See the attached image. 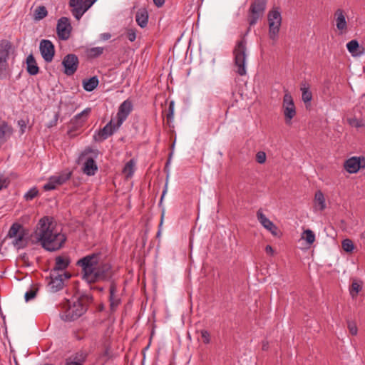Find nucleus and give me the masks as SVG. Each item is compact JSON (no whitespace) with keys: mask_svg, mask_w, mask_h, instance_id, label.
Returning a JSON list of instances; mask_svg holds the SVG:
<instances>
[{"mask_svg":"<svg viewBox=\"0 0 365 365\" xmlns=\"http://www.w3.org/2000/svg\"><path fill=\"white\" fill-rule=\"evenodd\" d=\"M68 4L71 8V11L72 14L77 20H79L88 10L83 0H70Z\"/></svg>","mask_w":365,"mask_h":365,"instance_id":"obj_19","label":"nucleus"},{"mask_svg":"<svg viewBox=\"0 0 365 365\" xmlns=\"http://www.w3.org/2000/svg\"><path fill=\"white\" fill-rule=\"evenodd\" d=\"M10 183L9 178L5 177L4 175L0 174V190L6 188Z\"/></svg>","mask_w":365,"mask_h":365,"instance_id":"obj_44","label":"nucleus"},{"mask_svg":"<svg viewBox=\"0 0 365 365\" xmlns=\"http://www.w3.org/2000/svg\"><path fill=\"white\" fill-rule=\"evenodd\" d=\"M26 71L31 76H35L39 72V67L33 54H29L26 61Z\"/></svg>","mask_w":365,"mask_h":365,"instance_id":"obj_24","label":"nucleus"},{"mask_svg":"<svg viewBox=\"0 0 365 365\" xmlns=\"http://www.w3.org/2000/svg\"><path fill=\"white\" fill-rule=\"evenodd\" d=\"M135 162L133 159L130 160L124 166L123 173L126 178L132 177L134 173Z\"/></svg>","mask_w":365,"mask_h":365,"instance_id":"obj_35","label":"nucleus"},{"mask_svg":"<svg viewBox=\"0 0 365 365\" xmlns=\"http://www.w3.org/2000/svg\"><path fill=\"white\" fill-rule=\"evenodd\" d=\"M344 168L349 173H356L360 169L365 168V158L351 157L344 162Z\"/></svg>","mask_w":365,"mask_h":365,"instance_id":"obj_14","label":"nucleus"},{"mask_svg":"<svg viewBox=\"0 0 365 365\" xmlns=\"http://www.w3.org/2000/svg\"><path fill=\"white\" fill-rule=\"evenodd\" d=\"M301 91L302 92V101L306 103H310V101L312 99V93L309 90V86H307L306 83H302L301 86Z\"/></svg>","mask_w":365,"mask_h":365,"instance_id":"obj_33","label":"nucleus"},{"mask_svg":"<svg viewBox=\"0 0 365 365\" xmlns=\"http://www.w3.org/2000/svg\"><path fill=\"white\" fill-rule=\"evenodd\" d=\"M105 309V306L103 304H100L98 307H97V309L98 312H103Z\"/></svg>","mask_w":365,"mask_h":365,"instance_id":"obj_55","label":"nucleus"},{"mask_svg":"<svg viewBox=\"0 0 365 365\" xmlns=\"http://www.w3.org/2000/svg\"><path fill=\"white\" fill-rule=\"evenodd\" d=\"M257 217L259 223L267 230H269L274 236L277 235V227L270 221L262 212V209L257 212Z\"/></svg>","mask_w":365,"mask_h":365,"instance_id":"obj_20","label":"nucleus"},{"mask_svg":"<svg viewBox=\"0 0 365 365\" xmlns=\"http://www.w3.org/2000/svg\"><path fill=\"white\" fill-rule=\"evenodd\" d=\"M48 15V11L44 6H39L36 8L34 12V19L36 21H40Z\"/></svg>","mask_w":365,"mask_h":365,"instance_id":"obj_32","label":"nucleus"},{"mask_svg":"<svg viewBox=\"0 0 365 365\" xmlns=\"http://www.w3.org/2000/svg\"><path fill=\"white\" fill-rule=\"evenodd\" d=\"M88 356L86 350H78L67 357L64 361V365H84Z\"/></svg>","mask_w":365,"mask_h":365,"instance_id":"obj_18","label":"nucleus"},{"mask_svg":"<svg viewBox=\"0 0 365 365\" xmlns=\"http://www.w3.org/2000/svg\"><path fill=\"white\" fill-rule=\"evenodd\" d=\"M256 160L257 163L262 164L266 161V154L263 151H259L256 154Z\"/></svg>","mask_w":365,"mask_h":365,"instance_id":"obj_48","label":"nucleus"},{"mask_svg":"<svg viewBox=\"0 0 365 365\" xmlns=\"http://www.w3.org/2000/svg\"><path fill=\"white\" fill-rule=\"evenodd\" d=\"M91 289H98L99 292H102L103 290V288L98 287H91Z\"/></svg>","mask_w":365,"mask_h":365,"instance_id":"obj_58","label":"nucleus"},{"mask_svg":"<svg viewBox=\"0 0 365 365\" xmlns=\"http://www.w3.org/2000/svg\"><path fill=\"white\" fill-rule=\"evenodd\" d=\"M349 124L354 128H359L364 126V121L356 118H352L348 119Z\"/></svg>","mask_w":365,"mask_h":365,"instance_id":"obj_41","label":"nucleus"},{"mask_svg":"<svg viewBox=\"0 0 365 365\" xmlns=\"http://www.w3.org/2000/svg\"><path fill=\"white\" fill-rule=\"evenodd\" d=\"M265 252L267 254L272 255L274 254V250L271 245H267L265 247Z\"/></svg>","mask_w":365,"mask_h":365,"instance_id":"obj_53","label":"nucleus"},{"mask_svg":"<svg viewBox=\"0 0 365 365\" xmlns=\"http://www.w3.org/2000/svg\"><path fill=\"white\" fill-rule=\"evenodd\" d=\"M34 235L36 242L48 252L60 250L66 241V235L55 228L52 218L47 216L38 221Z\"/></svg>","mask_w":365,"mask_h":365,"instance_id":"obj_1","label":"nucleus"},{"mask_svg":"<svg viewBox=\"0 0 365 365\" xmlns=\"http://www.w3.org/2000/svg\"><path fill=\"white\" fill-rule=\"evenodd\" d=\"M100 257L99 253H92L81 258L76 262V265L81 267L83 279L88 283L98 264Z\"/></svg>","mask_w":365,"mask_h":365,"instance_id":"obj_4","label":"nucleus"},{"mask_svg":"<svg viewBox=\"0 0 365 365\" xmlns=\"http://www.w3.org/2000/svg\"><path fill=\"white\" fill-rule=\"evenodd\" d=\"M109 307L110 314L114 313L121 304V298L118 294V287L114 282H112L109 287Z\"/></svg>","mask_w":365,"mask_h":365,"instance_id":"obj_16","label":"nucleus"},{"mask_svg":"<svg viewBox=\"0 0 365 365\" xmlns=\"http://www.w3.org/2000/svg\"><path fill=\"white\" fill-rule=\"evenodd\" d=\"M18 124L21 127V128L26 126L25 122L23 120H19Z\"/></svg>","mask_w":365,"mask_h":365,"instance_id":"obj_56","label":"nucleus"},{"mask_svg":"<svg viewBox=\"0 0 365 365\" xmlns=\"http://www.w3.org/2000/svg\"><path fill=\"white\" fill-rule=\"evenodd\" d=\"M281 24H274L270 22L269 24V37L273 41L272 44H274L278 39L279 32L280 29Z\"/></svg>","mask_w":365,"mask_h":365,"instance_id":"obj_27","label":"nucleus"},{"mask_svg":"<svg viewBox=\"0 0 365 365\" xmlns=\"http://www.w3.org/2000/svg\"><path fill=\"white\" fill-rule=\"evenodd\" d=\"M174 114V102L170 101L168 107V113L167 114V121L168 123L171 122L173 119Z\"/></svg>","mask_w":365,"mask_h":365,"instance_id":"obj_45","label":"nucleus"},{"mask_svg":"<svg viewBox=\"0 0 365 365\" xmlns=\"http://www.w3.org/2000/svg\"><path fill=\"white\" fill-rule=\"evenodd\" d=\"M99 83L97 76H93L88 80L83 81V87L86 91H93Z\"/></svg>","mask_w":365,"mask_h":365,"instance_id":"obj_28","label":"nucleus"},{"mask_svg":"<svg viewBox=\"0 0 365 365\" xmlns=\"http://www.w3.org/2000/svg\"><path fill=\"white\" fill-rule=\"evenodd\" d=\"M72 173L71 171H65L58 175L51 176L52 180H54L57 185H61L65 183L68 180L70 179Z\"/></svg>","mask_w":365,"mask_h":365,"instance_id":"obj_29","label":"nucleus"},{"mask_svg":"<svg viewBox=\"0 0 365 365\" xmlns=\"http://www.w3.org/2000/svg\"><path fill=\"white\" fill-rule=\"evenodd\" d=\"M55 261L53 272L65 270L71 262L69 257L62 256L56 257Z\"/></svg>","mask_w":365,"mask_h":365,"instance_id":"obj_26","label":"nucleus"},{"mask_svg":"<svg viewBox=\"0 0 365 365\" xmlns=\"http://www.w3.org/2000/svg\"><path fill=\"white\" fill-rule=\"evenodd\" d=\"M50 289L53 292H58L63 287V279L61 274H57L54 276V274H51V281L48 283Z\"/></svg>","mask_w":365,"mask_h":365,"instance_id":"obj_22","label":"nucleus"},{"mask_svg":"<svg viewBox=\"0 0 365 365\" xmlns=\"http://www.w3.org/2000/svg\"><path fill=\"white\" fill-rule=\"evenodd\" d=\"M133 109V105L130 99L124 101L119 106L116 114L117 126H120L127 119Z\"/></svg>","mask_w":365,"mask_h":365,"instance_id":"obj_13","label":"nucleus"},{"mask_svg":"<svg viewBox=\"0 0 365 365\" xmlns=\"http://www.w3.org/2000/svg\"><path fill=\"white\" fill-rule=\"evenodd\" d=\"M348 329L349 332L352 335H356L357 334V327L355 322H348Z\"/></svg>","mask_w":365,"mask_h":365,"instance_id":"obj_49","label":"nucleus"},{"mask_svg":"<svg viewBox=\"0 0 365 365\" xmlns=\"http://www.w3.org/2000/svg\"><path fill=\"white\" fill-rule=\"evenodd\" d=\"M166 192V190H165L163 192V195H162V197H161V200L163 198Z\"/></svg>","mask_w":365,"mask_h":365,"instance_id":"obj_60","label":"nucleus"},{"mask_svg":"<svg viewBox=\"0 0 365 365\" xmlns=\"http://www.w3.org/2000/svg\"><path fill=\"white\" fill-rule=\"evenodd\" d=\"M93 301L92 294L89 293L81 294L76 301L72 304L69 302L68 307L64 313L66 320L74 321L77 319L86 312L88 307Z\"/></svg>","mask_w":365,"mask_h":365,"instance_id":"obj_2","label":"nucleus"},{"mask_svg":"<svg viewBox=\"0 0 365 365\" xmlns=\"http://www.w3.org/2000/svg\"><path fill=\"white\" fill-rule=\"evenodd\" d=\"M58 118H59V113H56L54 114L53 120H51L48 123V128H51V127H53V126L56 125L58 120Z\"/></svg>","mask_w":365,"mask_h":365,"instance_id":"obj_50","label":"nucleus"},{"mask_svg":"<svg viewBox=\"0 0 365 365\" xmlns=\"http://www.w3.org/2000/svg\"><path fill=\"white\" fill-rule=\"evenodd\" d=\"M111 266L108 263H101L97 265L88 283H95L99 281H106L111 277Z\"/></svg>","mask_w":365,"mask_h":365,"instance_id":"obj_8","label":"nucleus"},{"mask_svg":"<svg viewBox=\"0 0 365 365\" xmlns=\"http://www.w3.org/2000/svg\"><path fill=\"white\" fill-rule=\"evenodd\" d=\"M37 292H38V289L37 288H31L29 291L26 292L25 293V300L26 302H29L33 299H34L36 296V294H37Z\"/></svg>","mask_w":365,"mask_h":365,"instance_id":"obj_42","label":"nucleus"},{"mask_svg":"<svg viewBox=\"0 0 365 365\" xmlns=\"http://www.w3.org/2000/svg\"><path fill=\"white\" fill-rule=\"evenodd\" d=\"M267 0H254L250 6L248 11L247 21L250 27L257 24L266 10Z\"/></svg>","mask_w":365,"mask_h":365,"instance_id":"obj_7","label":"nucleus"},{"mask_svg":"<svg viewBox=\"0 0 365 365\" xmlns=\"http://www.w3.org/2000/svg\"><path fill=\"white\" fill-rule=\"evenodd\" d=\"M267 348V346H265L264 344L263 345V347H262V349H265Z\"/></svg>","mask_w":365,"mask_h":365,"instance_id":"obj_62","label":"nucleus"},{"mask_svg":"<svg viewBox=\"0 0 365 365\" xmlns=\"http://www.w3.org/2000/svg\"><path fill=\"white\" fill-rule=\"evenodd\" d=\"M346 48L349 52L351 53L353 56H360L364 51V48H362V51L358 52V49L359 48V44L356 40H351L349 42H348L346 44Z\"/></svg>","mask_w":365,"mask_h":365,"instance_id":"obj_30","label":"nucleus"},{"mask_svg":"<svg viewBox=\"0 0 365 365\" xmlns=\"http://www.w3.org/2000/svg\"><path fill=\"white\" fill-rule=\"evenodd\" d=\"M268 23L274 22V24H282L281 14L278 10L272 9L267 15Z\"/></svg>","mask_w":365,"mask_h":365,"instance_id":"obj_31","label":"nucleus"},{"mask_svg":"<svg viewBox=\"0 0 365 365\" xmlns=\"http://www.w3.org/2000/svg\"><path fill=\"white\" fill-rule=\"evenodd\" d=\"M11 48L9 41L3 39L0 41V79H5L9 75L8 60Z\"/></svg>","mask_w":365,"mask_h":365,"instance_id":"obj_6","label":"nucleus"},{"mask_svg":"<svg viewBox=\"0 0 365 365\" xmlns=\"http://www.w3.org/2000/svg\"><path fill=\"white\" fill-rule=\"evenodd\" d=\"M103 47H93L87 51V54L90 58H97L103 53Z\"/></svg>","mask_w":365,"mask_h":365,"instance_id":"obj_38","label":"nucleus"},{"mask_svg":"<svg viewBox=\"0 0 365 365\" xmlns=\"http://www.w3.org/2000/svg\"><path fill=\"white\" fill-rule=\"evenodd\" d=\"M302 238L305 240L307 244L312 245L315 241V235L312 230L307 229L303 232Z\"/></svg>","mask_w":365,"mask_h":365,"instance_id":"obj_36","label":"nucleus"},{"mask_svg":"<svg viewBox=\"0 0 365 365\" xmlns=\"http://www.w3.org/2000/svg\"><path fill=\"white\" fill-rule=\"evenodd\" d=\"M39 49L41 56L46 62L48 63L52 61L55 53V48L51 41L46 39L41 40L40 42Z\"/></svg>","mask_w":365,"mask_h":365,"instance_id":"obj_17","label":"nucleus"},{"mask_svg":"<svg viewBox=\"0 0 365 365\" xmlns=\"http://www.w3.org/2000/svg\"><path fill=\"white\" fill-rule=\"evenodd\" d=\"M250 28H248V29H247V32H246L245 35H246V34L250 31Z\"/></svg>","mask_w":365,"mask_h":365,"instance_id":"obj_63","label":"nucleus"},{"mask_svg":"<svg viewBox=\"0 0 365 365\" xmlns=\"http://www.w3.org/2000/svg\"><path fill=\"white\" fill-rule=\"evenodd\" d=\"M58 185L55 183L54 180H52V177H51L48 180V182L44 185L43 189L45 190H52L56 188Z\"/></svg>","mask_w":365,"mask_h":365,"instance_id":"obj_46","label":"nucleus"},{"mask_svg":"<svg viewBox=\"0 0 365 365\" xmlns=\"http://www.w3.org/2000/svg\"><path fill=\"white\" fill-rule=\"evenodd\" d=\"M334 19L336 29L342 34L347 30L346 14L341 9H337L334 13Z\"/></svg>","mask_w":365,"mask_h":365,"instance_id":"obj_21","label":"nucleus"},{"mask_svg":"<svg viewBox=\"0 0 365 365\" xmlns=\"http://www.w3.org/2000/svg\"><path fill=\"white\" fill-rule=\"evenodd\" d=\"M127 38L129 39L130 41L133 42L136 38V31L134 29H129L127 31L126 34Z\"/></svg>","mask_w":365,"mask_h":365,"instance_id":"obj_47","label":"nucleus"},{"mask_svg":"<svg viewBox=\"0 0 365 365\" xmlns=\"http://www.w3.org/2000/svg\"><path fill=\"white\" fill-rule=\"evenodd\" d=\"M98 170V166L93 158H88L84 162L83 171L88 176L94 175Z\"/></svg>","mask_w":365,"mask_h":365,"instance_id":"obj_23","label":"nucleus"},{"mask_svg":"<svg viewBox=\"0 0 365 365\" xmlns=\"http://www.w3.org/2000/svg\"><path fill=\"white\" fill-rule=\"evenodd\" d=\"M201 338L202 341L205 344H208L210 342V334L208 331L203 329L200 331Z\"/></svg>","mask_w":365,"mask_h":365,"instance_id":"obj_43","label":"nucleus"},{"mask_svg":"<svg viewBox=\"0 0 365 365\" xmlns=\"http://www.w3.org/2000/svg\"><path fill=\"white\" fill-rule=\"evenodd\" d=\"M361 284L359 283L357 281L354 280L352 282L351 287L349 289V292H350V294L352 297V298H355L358 295V294L361 291Z\"/></svg>","mask_w":365,"mask_h":365,"instance_id":"obj_37","label":"nucleus"},{"mask_svg":"<svg viewBox=\"0 0 365 365\" xmlns=\"http://www.w3.org/2000/svg\"><path fill=\"white\" fill-rule=\"evenodd\" d=\"M120 127L117 126V122L115 124L112 125V120H110L102 129H100L94 134L93 138L95 141L102 142L111 136Z\"/></svg>","mask_w":365,"mask_h":365,"instance_id":"obj_15","label":"nucleus"},{"mask_svg":"<svg viewBox=\"0 0 365 365\" xmlns=\"http://www.w3.org/2000/svg\"><path fill=\"white\" fill-rule=\"evenodd\" d=\"M342 249L346 252H351L354 249V245L350 239H345L341 242Z\"/></svg>","mask_w":365,"mask_h":365,"instance_id":"obj_39","label":"nucleus"},{"mask_svg":"<svg viewBox=\"0 0 365 365\" xmlns=\"http://www.w3.org/2000/svg\"><path fill=\"white\" fill-rule=\"evenodd\" d=\"M267 348V346H265L264 344L263 345V347H262V349H265Z\"/></svg>","mask_w":365,"mask_h":365,"instance_id":"obj_61","label":"nucleus"},{"mask_svg":"<svg viewBox=\"0 0 365 365\" xmlns=\"http://www.w3.org/2000/svg\"><path fill=\"white\" fill-rule=\"evenodd\" d=\"M246 41L245 38H242L237 43L233 50L235 66L236 67V72L240 76H245L246 74Z\"/></svg>","mask_w":365,"mask_h":365,"instance_id":"obj_5","label":"nucleus"},{"mask_svg":"<svg viewBox=\"0 0 365 365\" xmlns=\"http://www.w3.org/2000/svg\"><path fill=\"white\" fill-rule=\"evenodd\" d=\"M165 0H153L154 4L158 7L160 8L165 4Z\"/></svg>","mask_w":365,"mask_h":365,"instance_id":"obj_51","label":"nucleus"},{"mask_svg":"<svg viewBox=\"0 0 365 365\" xmlns=\"http://www.w3.org/2000/svg\"><path fill=\"white\" fill-rule=\"evenodd\" d=\"M163 217H164V214L163 213L162 214V216H161V220H160V223L159 225V230L157 233V237H158L160 235V228H161V226H162V224H163Z\"/></svg>","mask_w":365,"mask_h":365,"instance_id":"obj_54","label":"nucleus"},{"mask_svg":"<svg viewBox=\"0 0 365 365\" xmlns=\"http://www.w3.org/2000/svg\"><path fill=\"white\" fill-rule=\"evenodd\" d=\"M79 61L76 55L70 53L64 56L62 65L64 67V73L67 76L73 75L78 68Z\"/></svg>","mask_w":365,"mask_h":365,"instance_id":"obj_12","label":"nucleus"},{"mask_svg":"<svg viewBox=\"0 0 365 365\" xmlns=\"http://www.w3.org/2000/svg\"><path fill=\"white\" fill-rule=\"evenodd\" d=\"M97 0H85L84 4L87 9H88Z\"/></svg>","mask_w":365,"mask_h":365,"instance_id":"obj_52","label":"nucleus"},{"mask_svg":"<svg viewBox=\"0 0 365 365\" xmlns=\"http://www.w3.org/2000/svg\"><path fill=\"white\" fill-rule=\"evenodd\" d=\"M38 195V190L36 187L31 188L25 193L24 197L26 201H31Z\"/></svg>","mask_w":365,"mask_h":365,"instance_id":"obj_40","label":"nucleus"},{"mask_svg":"<svg viewBox=\"0 0 365 365\" xmlns=\"http://www.w3.org/2000/svg\"><path fill=\"white\" fill-rule=\"evenodd\" d=\"M91 109L87 108L81 111L80 113L76 115L69 123L70 128L68 130V134L71 136L72 133L81 128L87 120Z\"/></svg>","mask_w":365,"mask_h":365,"instance_id":"obj_9","label":"nucleus"},{"mask_svg":"<svg viewBox=\"0 0 365 365\" xmlns=\"http://www.w3.org/2000/svg\"><path fill=\"white\" fill-rule=\"evenodd\" d=\"M283 113L285 118V122L287 124L291 123V120L296 115V108L293 101V98L291 94L287 92L283 98Z\"/></svg>","mask_w":365,"mask_h":365,"instance_id":"obj_10","label":"nucleus"},{"mask_svg":"<svg viewBox=\"0 0 365 365\" xmlns=\"http://www.w3.org/2000/svg\"><path fill=\"white\" fill-rule=\"evenodd\" d=\"M314 202L319 207L320 210H324L325 209V198L323 192L321 190H318L315 192Z\"/></svg>","mask_w":365,"mask_h":365,"instance_id":"obj_34","label":"nucleus"},{"mask_svg":"<svg viewBox=\"0 0 365 365\" xmlns=\"http://www.w3.org/2000/svg\"><path fill=\"white\" fill-rule=\"evenodd\" d=\"M61 275L62 277L63 276L65 279H69L71 277V274L68 272H64V274Z\"/></svg>","mask_w":365,"mask_h":365,"instance_id":"obj_57","label":"nucleus"},{"mask_svg":"<svg viewBox=\"0 0 365 365\" xmlns=\"http://www.w3.org/2000/svg\"><path fill=\"white\" fill-rule=\"evenodd\" d=\"M7 237L12 239V245L17 249H24L29 244V232L22 225L18 222L12 224L11 226Z\"/></svg>","mask_w":365,"mask_h":365,"instance_id":"obj_3","label":"nucleus"},{"mask_svg":"<svg viewBox=\"0 0 365 365\" xmlns=\"http://www.w3.org/2000/svg\"><path fill=\"white\" fill-rule=\"evenodd\" d=\"M71 31L72 26L68 17H61L58 20L56 32L60 39L68 40L70 38Z\"/></svg>","mask_w":365,"mask_h":365,"instance_id":"obj_11","label":"nucleus"},{"mask_svg":"<svg viewBox=\"0 0 365 365\" xmlns=\"http://www.w3.org/2000/svg\"><path fill=\"white\" fill-rule=\"evenodd\" d=\"M148 12L146 9L141 8L138 10L135 14V21L139 26L145 28L148 22Z\"/></svg>","mask_w":365,"mask_h":365,"instance_id":"obj_25","label":"nucleus"},{"mask_svg":"<svg viewBox=\"0 0 365 365\" xmlns=\"http://www.w3.org/2000/svg\"><path fill=\"white\" fill-rule=\"evenodd\" d=\"M103 38L106 39V40L108 39L110 37V34H103Z\"/></svg>","mask_w":365,"mask_h":365,"instance_id":"obj_59","label":"nucleus"}]
</instances>
